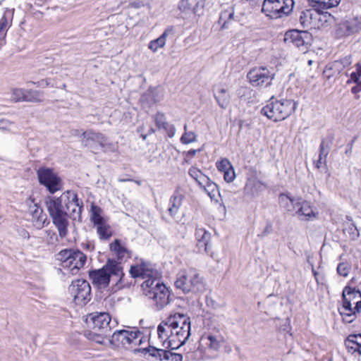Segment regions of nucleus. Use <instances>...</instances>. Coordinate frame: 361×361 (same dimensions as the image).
Masks as SVG:
<instances>
[{"label":"nucleus","mask_w":361,"mask_h":361,"mask_svg":"<svg viewBox=\"0 0 361 361\" xmlns=\"http://www.w3.org/2000/svg\"><path fill=\"white\" fill-rule=\"evenodd\" d=\"M46 204L61 238H66L68 234L69 218L81 221L83 204L82 201L79 202L77 193L73 190L64 192L59 197L49 198Z\"/></svg>","instance_id":"nucleus-1"},{"label":"nucleus","mask_w":361,"mask_h":361,"mask_svg":"<svg viewBox=\"0 0 361 361\" xmlns=\"http://www.w3.org/2000/svg\"><path fill=\"white\" fill-rule=\"evenodd\" d=\"M130 274L133 278L145 279L141 286L143 293L154 301L158 310H162L170 303V291L160 281L159 273L151 263L142 260L130 267Z\"/></svg>","instance_id":"nucleus-2"},{"label":"nucleus","mask_w":361,"mask_h":361,"mask_svg":"<svg viewBox=\"0 0 361 361\" xmlns=\"http://www.w3.org/2000/svg\"><path fill=\"white\" fill-rule=\"evenodd\" d=\"M190 319L186 314L175 313L169 315L157 326L159 340L171 350L179 348L190 336Z\"/></svg>","instance_id":"nucleus-3"},{"label":"nucleus","mask_w":361,"mask_h":361,"mask_svg":"<svg viewBox=\"0 0 361 361\" xmlns=\"http://www.w3.org/2000/svg\"><path fill=\"white\" fill-rule=\"evenodd\" d=\"M86 322L92 331L86 334L90 339L97 343L104 344L110 335L116 322H112L111 316L107 312H93L89 314Z\"/></svg>","instance_id":"nucleus-4"},{"label":"nucleus","mask_w":361,"mask_h":361,"mask_svg":"<svg viewBox=\"0 0 361 361\" xmlns=\"http://www.w3.org/2000/svg\"><path fill=\"white\" fill-rule=\"evenodd\" d=\"M123 276V267L115 259H108L102 269L93 270L89 273L93 284L99 288H106L110 282L114 285L123 286L122 284Z\"/></svg>","instance_id":"nucleus-5"},{"label":"nucleus","mask_w":361,"mask_h":361,"mask_svg":"<svg viewBox=\"0 0 361 361\" xmlns=\"http://www.w3.org/2000/svg\"><path fill=\"white\" fill-rule=\"evenodd\" d=\"M175 287L183 293H201L206 289V284L199 271L193 268L178 271L175 281Z\"/></svg>","instance_id":"nucleus-6"},{"label":"nucleus","mask_w":361,"mask_h":361,"mask_svg":"<svg viewBox=\"0 0 361 361\" xmlns=\"http://www.w3.org/2000/svg\"><path fill=\"white\" fill-rule=\"evenodd\" d=\"M144 338L143 334L140 331L119 330L110 335L107 341L115 347L130 348L140 345Z\"/></svg>","instance_id":"nucleus-7"},{"label":"nucleus","mask_w":361,"mask_h":361,"mask_svg":"<svg viewBox=\"0 0 361 361\" xmlns=\"http://www.w3.org/2000/svg\"><path fill=\"white\" fill-rule=\"evenodd\" d=\"M81 142L94 153H97L99 149L104 152H114L116 149L115 145L108 142L103 134L92 130H86L81 134Z\"/></svg>","instance_id":"nucleus-8"},{"label":"nucleus","mask_w":361,"mask_h":361,"mask_svg":"<svg viewBox=\"0 0 361 361\" xmlns=\"http://www.w3.org/2000/svg\"><path fill=\"white\" fill-rule=\"evenodd\" d=\"M59 260L62 262L63 268H68L72 274H75L85 264L87 257L78 250L65 249L57 255Z\"/></svg>","instance_id":"nucleus-9"},{"label":"nucleus","mask_w":361,"mask_h":361,"mask_svg":"<svg viewBox=\"0 0 361 361\" xmlns=\"http://www.w3.org/2000/svg\"><path fill=\"white\" fill-rule=\"evenodd\" d=\"M343 310L348 316L355 314L361 310V292L355 288L345 286L342 292Z\"/></svg>","instance_id":"nucleus-10"},{"label":"nucleus","mask_w":361,"mask_h":361,"mask_svg":"<svg viewBox=\"0 0 361 361\" xmlns=\"http://www.w3.org/2000/svg\"><path fill=\"white\" fill-rule=\"evenodd\" d=\"M68 290L78 305H85L90 300L91 287L86 280L78 279L73 281Z\"/></svg>","instance_id":"nucleus-11"},{"label":"nucleus","mask_w":361,"mask_h":361,"mask_svg":"<svg viewBox=\"0 0 361 361\" xmlns=\"http://www.w3.org/2000/svg\"><path fill=\"white\" fill-rule=\"evenodd\" d=\"M283 40L286 43H292L305 53L307 51L311 44L312 35L307 31L291 30L285 33L283 36Z\"/></svg>","instance_id":"nucleus-12"},{"label":"nucleus","mask_w":361,"mask_h":361,"mask_svg":"<svg viewBox=\"0 0 361 361\" xmlns=\"http://www.w3.org/2000/svg\"><path fill=\"white\" fill-rule=\"evenodd\" d=\"M37 176L40 184L44 185L49 192L54 194L61 190V181L53 170L49 168H40L37 170Z\"/></svg>","instance_id":"nucleus-13"},{"label":"nucleus","mask_w":361,"mask_h":361,"mask_svg":"<svg viewBox=\"0 0 361 361\" xmlns=\"http://www.w3.org/2000/svg\"><path fill=\"white\" fill-rule=\"evenodd\" d=\"M204 4V1H199L193 4L190 0H180L178 4L180 18L190 23L197 21V16H200L198 13L199 8L201 7L203 10Z\"/></svg>","instance_id":"nucleus-14"},{"label":"nucleus","mask_w":361,"mask_h":361,"mask_svg":"<svg viewBox=\"0 0 361 361\" xmlns=\"http://www.w3.org/2000/svg\"><path fill=\"white\" fill-rule=\"evenodd\" d=\"M296 107L295 103L292 100H283L272 102V120L274 121L284 120Z\"/></svg>","instance_id":"nucleus-15"},{"label":"nucleus","mask_w":361,"mask_h":361,"mask_svg":"<svg viewBox=\"0 0 361 361\" xmlns=\"http://www.w3.org/2000/svg\"><path fill=\"white\" fill-rule=\"evenodd\" d=\"M201 341L209 350L216 352L225 343L226 338L220 330L214 329L204 334Z\"/></svg>","instance_id":"nucleus-16"},{"label":"nucleus","mask_w":361,"mask_h":361,"mask_svg":"<svg viewBox=\"0 0 361 361\" xmlns=\"http://www.w3.org/2000/svg\"><path fill=\"white\" fill-rule=\"evenodd\" d=\"M293 4V0H272V20L287 18Z\"/></svg>","instance_id":"nucleus-17"},{"label":"nucleus","mask_w":361,"mask_h":361,"mask_svg":"<svg viewBox=\"0 0 361 361\" xmlns=\"http://www.w3.org/2000/svg\"><path fill=\"white\" fill-rule=\"evenodd\" d=\"M358 20L355 18L344 20L337 25L336 36L337 38H344L357 32L360 30Z\"/></svg>","instance_id":"nucleus-18"},{"label":"nucleus","mask_w":361,"mask_h":361,"mask_svg":"<svg viewBox=\"0 0 361 361\" xmlns=\"http://www.w3.org/2000/svg\"><path fill=\"white\" fill-rule=\"evenodd\" d=\"M316 214L317 213H315L311 204L300 198V203L296 208L294 215L302 221H307L315 218Z\"/></svg>","instance_id":"nucleus-19"},{"label":"nucleus","mask_w":361,"mask_h":361,"mask_svg":"<svg viewBox=\"0 0 361 361\" xmlns=\"http://www.w3.org/2000/svg\"><path fill=\"white\" fill-rule=\"evenodd\" d=\"M247 78L253 85H262L265 82L267 85L269 83V71L264 68H253L247 73Z\"/></svg>","instance_id":"nucleus-20"},{"label":"nucleus","mask_w":361,"mask_h":361,"mask_svg":"<svg viewBox=\"0 0 361 361\" xmlns=\"http://www.w3.org/2000/svg\"><path fill=\"white\" fill-rule=\"evenodd\" d=\"M110 251L114 253L117 259L121 263L122 261H126L131 257V252L128 250L122 243L119 239H115L109 245Z\"/></svg>","instance_id":"nucleus-21"},{"label":"nucleus","mask_w":361,"mask_h":361,"mask_svg":"<svg viewBox=\"0 0 361 361\" xmlns=\"http://www.w3.org/2000/svg\"><path fill=\"white\" fill-rule=\"evenodd\" d=\"M300 198L294 197L289 194H281L279 197V204L281 208L294 214L300 203Z\"/></svg>","instance_id":"nucleus-22"},{"label":"nucleus","mask_w":361,"mask_h":361,"mask_svg":"<svg viewBox=\"0 0 361 361\" xmlns=\"http://www.w3.org/2000/svg\"><path fill=\"white\" fill-rule=\"evenodd\" d=\"M195 238L197 242V246L199 252L204 251L208 253V246L211 238L210 233L207 231L204 228H197L195 231Z\"/></svg>","instance_id":"nucleus-23"},{"label":"nucleus","mask_w":361,"mask_h":361,"mask_svg":"<svg viewBox=\"0 0 361 361\" xmlns=\"http://www.w3.org/2000/svg\"><path fill=\"white\" fill-rule=\"evenodd\" d=\"M184 196L180 193V189L176 188L169 199L168 212L171 217H174L182 205Z\"/></svg>","instance_id":"nucleus-24"},{"label":"nucleus","mask_w":361,"mask_h":361,"mask_svg":"<svg viewBox=\"0 0 361 361\" xmlns=\"http://www.w3.org/2000/svg\"><path fill=\"white\" fill-rule=\"evenodd\" d=\"M352 58L350 55L346 56L339 60L335 61L331 64L326 66V70L324 71L328 78L331 76V74H327L329 71L334 70L338 73H341L343 69L350 66L352 64Z\"/></svg>","instance_id":"nucleus-25"},{"label":"nucleus","mask_w":361,"mask_h":361,"mask_svg":"<svg viewBox=\"0 0 361 361\" xmlns=\"http://www.w3.org/2000/svg\"><path fill=\"white\" fill-rule=\"evenodd\" d=\"M318 16L316 11L308 9L300 12L299 21L301 26L304 28H309L315 26V19Z\"/></svg>","instance_id":"nucleus-26"},{"label":"nucleus","mask_w":361,"mask_h":361,"mask_svg":"<svg viewBox=\"0 0 361 361\" xmlns=\"http://www.w3.org/2000/svg\"><path fill=\"white\" fill-rule=\"evenodd\" d=\"M214 97L220 107L226 109L230 103V95L228 91L224 87H217L216 92L214 94Z\"/></svg>","instance_id":"nucleus-27"},{"label":"nucleus","mask_w":361,"mask_h":361,"mask_svg":"<svg viewBox=\"0 0 361 361\" xmlns=\"http://www.w3.org/2000/svg\"><path fill=\"white\" fill-rule=\"evenodd\" d=\"M235 11L233 7H229L227 9L223 10L219 16V23L221 24V30L228 29L230 27V23L234 20Z\"/></svg>","instance_id":"nucleus-28"},{"label":"nucleus","mask_w":361,"mask_h":361,"mask_svg":"<svg viewBox=\"0 0 361 361\" xmlns=\"http://www.w3.org/2000/svg\"><path fill=\"white\" fill-rule=\"evenodd\" d=\"M94 227L96 228L97 233L100 240H107L111 237L112 231L106 221Z\"/></svg>","instance_id":"nucleus-29"},{"label":"nucleus","mask_w":361,"mask_h":361,"mask_svg":"<svg viewBox=\"0 0 361 361\" xmlns=\"http://www.w3.org/2000/svg\"><path fill=\"white\" fill-rule=\"evenodd\" d=\"M30 212L32 213L33 218L36 219L35 226L38 228L43 227L46 221V216L42 214V209L35 204L32 207H30Z\"/></svg>","instance_id":"nucleus-30"},{"label":"nucleus","mask_w":361,"mask_h":361,"mask_svg":"<svg viewBox=\"0 0 361 361\" xmlns=\"http://www.w3.org/2000/svg\"><path fill=\"white\" fill-rule=\"evenodd\" d=\"M102 209L94 204L91 205L90 210V220L92 222L94 226L106 221V219L102 216Z\"/></svg>","instance_id":"nucleus-31"},{"label":"nucleus","mask_w":361,"mask_h":361,"mask_svg":"<svg viewBox=\"0 0 361 361\" xmlns=\"http://www.w3.org/2000/svg\"><path fill=\"white\" fill-rule=\"evenodd\" d=\"M205 183H202L200 186L204 189L209 197L212 200L216 197L219 193L218 185L212 182L209 177L204 180Z\"/></svg>","instance_id":"nucleus-32"},{"label":"nucleus","mask_w":361,"mask_h":361,"mask_svg":"<svg viewBox=\"0 0 361 361\" xmlns=\"http://www.w3.org/2000/svg\"><path fill=\"white\" fill-rule=\"evenodd\" d=\"M169 29H166L163 34L156 39L152 40L149 44V49L155 52L159 48H162L166 44V37L168 35Z\"/></svg>","instance_id":"nucleus-33"},{"label":"nucleus","mask_w":361,"mask_h":361,"mask_svg":"<svg viewBox=\"0 0 361 361\" xmlns=\"http://www.w3.org/2000/svg\"><path fill=\"white\" fill-rule=\"evenodd\" d=\"M262 188L263 185L259 180H249L245 186V192L247 194L254 196L256 195Z\"/></svg>","instance_id":"nucleus-34"},{"label":"nucleus","mask_w":361,"mask_h":361,"mask_svg":"<svg viewBox=\"0 0 361 361\" xmlns=\"http://www.w3.org/2000/svg\"><path fill=\"white\" fill-rule=\"evenodd\" d=\"M317 9H329L338 6L341 0H312Z\"/></svg>","instance_id":"nucleus-35"},{"label":"nucleus","mask_w":361,"mask_h":361,"mask_svg":"<svg viewBox=\"0 0 361 361\" xmlns=\"http://www.w3.org/2000/svg\"><path fill=\"white\" fill-rule=\"evenodd\" d=\"M144 350L147 351L149 355L154 357L159 361H166L169 350H165L163 349H158L152 346H149L147 348L144 349Z\"/></svg>","instance_id":"nucleus-36"},{"label":"nucleus","mask_w":361,"mask_h":361,"mask_svg":"<svg viewBox=\"0 0 361 361\" xmlns=\"http://www.w3.org/2000/svg\"><path fill=\"white\" fill-rule=\"evenodd\" d=\"M25 102H41L42 101L43 92L38 90L25 89Z\"/></svg>","instance_id":"nucleus-37"},{"label":"nucleus","mask_w":361,"mask_h":361,"mask_svg":"<svg viewBox=\"0 0 361 361\" xmlns=\"http://www.w3.org/2000/svg\"><path fill=\"white\" fill-rule=\"evenodd\" d=\"M188 174L197 182L199 185H200L202 183H205L204 180L208 177L204 175L199 169L195 166H192L189 169Z\"/></svg>","instance_id":"nucleus-38"},{"label":"nucleus","mask_w":361,"mask_h":361,"mask_svg":"<svg viewBox=\"0 0 361 361\" xmlns=\"http://www.w3.org/2000/svg\"><path fill=\"white\" fill-rule=\"evenodd\" d=\"M361 345V334L350 335L345 341V345L348 350Z\"/></svg>","instance_id":"nucleus-39"},{"label":"nucleus","mask_w":361,"mask_h":361,"mask_svg":"<svg viewBox=\"0 0 361 361\" xmlns=\"http://www.w3.org/2000/svg\"><path fill=\"white\" fill-rule=\"evenodd\" d=\"M25 89L14 88L11 90V99L15 102H25Z\"/></svg>","instance_id":"nucleus-40"},{"label":"nucleus","mask_w":361,"mask_h":361,"mask_svg":"<svg viewBox=\"0 0 361 361\" xmlns=\"http://www.w3.org/2000/svg\"><path fill=\"white\" fill-rule=\"evenodd\" d=\"M154 122L156 123V126L159 129H161V128L164 129V128H166L167 125L169 124L166 122V119L165 115L163 113H161V112H157L154 116Z\"/></svg>","instance_id":"nucleus-41"},{"label":"nucleus","mask_w":361,"mask_h":361,"mask_svg":"<svg viewBox=\"0 0 361 361\" xmlns=\"http://www.w3.org/2000/svg\"><path fill=\"white\" fill-rule=\"evenodd\" d=\"M351 270V265L348 262H341L338 264L337 272L340 276L346 277Z\"/></svg>","instance_id":"nucleus-42"},{"label":"nucleus","mask_w":361,"mask_h":361,"mask_svg":"<svg viewBox=\"0 0 361 361\" xmlns=\"http://www.w3.org/2000/svg\"><path fill=\"white\" fill-rule=\"evenodd\" d=\"M196 135L192 131L184 132L180 140L181 143L188 145L196 141Z\"/></svg>","instance_id":"nucleus-43"},{"label":"nucleus","mask_w":361,"mask_h":361,"mask_svg":"<svg viewBox=\"0 0 361 361\" xmlns=\"http://www.w3.org/2000/svg\"><path fill=\"white\" fill-rule=\"evenodd\" d=\"M8 27V20L6 15H4L0 19V42H1L6 35L7 27Z\"/></svg>","instance_id":"nucleus-44"},{"label":"nucleus","mask_w":361,"mask_h":361,"mask_svg":"<svg viewBox=\"0 0 361 361\" xmlns=\"http://www.w3.org/2000/svg\"><path fill=\"white\" fill-rule=\"evenodd\" d=\"M216 165L218 170L221 172H224L233 166L226 158L221 159L219 161L216 162Z\"/></svg>","instance_id":"nucleus-45"},{"label":"nucleus","mask_w":361,"mask_h":361,"mask_svg":"<svg viewBox=\"0 0 361 361\" xmlns=\"http://www.w3.org/2000/svg\"><path fill=\"white\" fill-rule=\"evenodd\" d=\"M15 126V123L9 120L2 118L0 119V130L11 132Z\"/></svg>","instance_id":"nucleus-46"},{"label":"nucleus","mask_w":361,"mask_h":361,"mask_svg":"<svg viewBox=\"0 0 361 361\" xmlns=\"http://www.w3.org/2000/svg\"><path fill=\"white\" fill-rule=\"evenodd\" d=\"M355 67L356 72H353L350 74V79L348 80L347 83H350L351 81L357 83L358 82L359 78L361 76V63H356Z\"/></svg>","instance_id":"nucleus-47"},{"label":"nucleus","mask_w":361,"mask_h":361,"mask_svg":"<svg viewBox=\"0 0 361 361\" xmlns=\"http://www.w3.org/2000/svg\"><path fill=\"white\" fill-rule=\"evenodd\" d=\"M235 177V173L233 166L224 172V178L227 183L232 182Z\"/></svg>","instance_id":"nucleus-48"},{"label":"nucleus","mask_w":361,"mask_h":361,"mask_svg":"<svg viewBox=\"0 0 361 361\" xmlns=\"http://www.w3.org/2000/svg\"><path fill=\"white\" fill-rule=\"evenodd\" d=\"M262 12L267 17L271 16V0H264L262 6Z\"/></svg>","instance_id":"nucleus-49"},{"label":"nucleus","mask_w":361,"mask_h":361,"mask_svg":"<svg viewBox=\"0 0 361 361\" xmlns=\"http://www.w3.org/2000/svg\"><path fill=\"white\" fill-rule=\"evenodd\" d=\"M166 360V361H182L183 355L179 353H173L171 351L168 352Z\"/></svg>","instance_id":"nucleus-50"},{"label":"nucleus","mask_w":361,"mask_h":361,"mask_svg":"<svg viewBox=\"0 0 361 361\" xmlns=\"http://www.w3.org/2000/svg\"><path fill=\"white\" fill-rule=\"evenodd\" d=\"M164 130H165L169 137H173L175 135L176 131L175 126L169 124H168L167 127L164 128Z\"/></svg>","instance_id":"nucleus-51"},{"label":"nucleus","mask_w":361,"mask_h":361,"mask_svg":"<svg viewBox=\"0 0 361 361\" xmlns=\"http://www.w3.org/2000/svg\"><path fill=\"white\" fill-rule=\"evenodd\" d=\"M329 152L327 151V149H324L323 147H319V158L320 159V161H324V162H326V157L329 154Z\"/></svg>","instance_id":"nucleus-52"},{"label":"nucleus","mask_w":361,"mask_h":361,"mask_svg":"<svg viewBox=\"0 0 361 361\" xmlns=\"http://www.w3.org/2000/svg\"><path fill=\"white\" fill-rule=\"evenodd\" d=\"M332 144V139L330 138L329 140H323L321 142L320 147L324 148V149H327L328 152L330 150V147Z\"/></svg>","instance_id":"nucleus-53"},{"label":"nucleus","mask_w":361,"mask_h":361,"mask_svg":"<svg viewBox=\"0 0 361 361\" xmlns=\"http://www.w3.org/2000/svg\"><path fill=\"white\" fill-rule=\"evenodd\" d=\"M200 149H190L189 150L188 152H187V154H186V158H185V161L186 162H188V158H192L193 157L195 156V154H197V152H200Z\"/></svg>","instance_id":"nucleus-54"},{"label":"nucleus","mask_w":361,"mask_h":361,"mask_svg":"<svg viewBox=\"0 0 361 361\" xmlns=\"http://www.w3.org/2000/svg\"><path fill=\"white\" fill-rule=\"evenodd\" d=\"M261 113L263 115L266 116L268 118H270L271 116L269 114L271 113V107H269V106L263 107L261 110Z\"/></svg>","instance_id":"nucleus-55"},{"label":"nucleus","mask_w":361,"mask_h":361,"mask_svg":"<svg viewBox=\"0 0 361 361\" xmlns=\"http://www.w3.org/2000/svg\"><path fill=\"white\" fill-rule=\"evenodd\" d=\"M361 91V82L357 83V85L355 87H353L351 89V92L353 94H356L357 92H360Z\"/></svg>","instance_id":"nucleus-56"},{"label":"nucleus","mask_w":361,"mask_h":361,"mask_svg":"<svg viewBox=\"0 0 361 361\" xmlns=\"http://www.w3.org/2000/svg\"><path fill=\"white\" fill-rule=\"evenodd\" d=\"M30 82L32 83V84H35V85H37V86H41V87H45V86H47L49 85V82L47 80H42V81L38 82Z\"/></svg>","instance_id":"nucleus-57"},{"label":"nucleus","mask_w":361,"mask_h":361,"mask_svg":"<svg viewBox=\"0 0 361 361\" xmlns=\"http://www.w3.org/2000/svg\"><path fill=\"white\" fill-rule=\"evenodd\" d=\"M46 233H47L48 235H50V238L51 240H57V236L56 235V233L51 231H46Z\"/></svg>","instance_id":"nucleus-58"},{"label":"nucleus","mask_w":361,"mask_h":361,"mask_svg":"<svg viewBox=\"0 0 361 361\" xmlns=\"http://www.w3.org/2000/svg\"><path fill=\"white\" fill-rule=\"evenodd\" d=\"M130 6L133 8H139L141 7V3L137 1H133L130 3Z\"/></svg>","instance_id":"nucleus-59"},{"label":"nucleus","mask_w":361,"mask_h":361,"mask_svg":"<svg viewBox=\"0 0 361 361\" xmlns=\"http://www.w3.org/2000/svg\"><path fill=\"white\" fill-rule=\"evenodd\" d=\"M83 247L90 250V251L94 250V246L92 245L90 243H85Z\"/></svg>","instance_id":"nucleus-60"},{"label":"nucleus","mask_w":361,"mask_h":361,"mask_svg":"<svg viewBox=\"0 0 361 361\" xmlns=\"http://www.w3.org/2000/svg\"><path fill=\"white\" fill-rule=\"evenodd\" d=\"M324 163V161H320V159L319 158V159L317 160V163H316V167L317 169H319L321 167V165L322 164Z\"/></svg>","instance_id":"nucleus-61"},{"label":"nucleus","mask_w":361,"mask_h":361,"mask_svg":"<svg viewBox=\"0 0 361 361\" xmlns=\"http://www.w3.org/2000/svg\"><path fill=\"white\" fill-rule=\"evenodd\" d=\"M72 135H75V136H79L80 131L78 130H73Z\"/></svg>","instance_id":"nucleus-62"},{"label":"nucleus","mask_w":361,"mask_h":361,"mask_svg":"<svg viewBox=\"0 0 361 361\" xmlns=\"http://www.w3.org/2000/svg\"><path fill=\"white\" fill-rule=\"evenodd\" d=\"M355 19L358 20L359 25H360L359 28L360 30L361 29V16L360 17H355Z\"/></svg>","instance_id":"nucleus-63"},{"label":"nucleus","mask_w":361,"mask_h":361,"mask_svg":"<svg viewBox=\"0 0 361 361\" xmlns=\"http://www.w3.org/2000/svg\"><path fill=\"white\" fill-rule=\"evenodd\" d=\"M183 128H184V130H185V132H188V131H187V125H186V124H185V125H184V127H183Z\"/></svg>","instance_id":"nucleus-64"}]
</instances>
